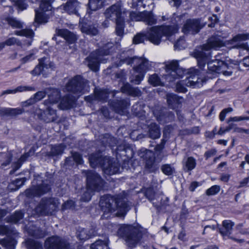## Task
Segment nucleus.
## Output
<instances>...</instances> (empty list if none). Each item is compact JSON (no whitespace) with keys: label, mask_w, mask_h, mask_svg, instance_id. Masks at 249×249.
<instances>
[{"label":"nucleus","mask_w":249,"mask_h":249,"mask_svg":"<svg viewBox=\"0 0 249 249\" xmlns=\"http://www.w3.org/2000/svg\"><path fill=\"white\" fill-rule=\"evenodd\" d=\"M99 206L104 212V215L117 211L116 214L123 216L130 210L132 204L122 195L114 196L107 195L101 197Z\"/></svg>","instance_id":"1"},{"label":"nucleus","mask_w":249,"mask_h":249,"mask_svg":"<svg viewBox=\"0 0 249 249\" xmlns=\"http://www.w3.org/2000/svg\"><path fill=\"white\" fill-rule=\"evenodd\" d=\"M223 38L218 35H213L210 37L206 43L196 49L194 56L197 59L198 66L202 69L205 63L211 57V49H217L224 46Z\"/></svg>","instance_id":"2"},{"label":"nucleus","mask_w":249,"mask_h":249,"mask_svg":"<svg viewBox=\"0 0 249 249\" xmlns=\"http://www.w3.org/2000/svg\"><path fill=\"white\" fill-rule=\"evenodd\" d=\"M121 61L128 65L133 66V73L130 76L131 83L136 85L140 84L145 74L151 69V65L149 61L143 57L134 56L126 57Z\"/></svg>","instance_id":"3"},{"label":"nucleus","mask_w":249,"mask_h":249,"mask_svg":"<svg viewBox=\"0 0 249 249\" xmlns=\"http://www.w3.org/2000/svg\"><path fill=\"white\" fill-rule=\"evenodd\" d=\"M89 160L92 167H101L106 175H112L120 171V165L118 162L110 157L103 156L100 152L91 154Z\"/></svg>","instance_id":"4"},{"label":"nucleus","mask_w":249,"mask_h":249,"mask_svg":"<svg viewBox=\"0 0 249 249\" xmlns=\"http://www.w3.org/2000/svg\"><path fill=\"white\" fill-rule=\"evenodd\" d=\"M178 25L171 26H154L147 28L145 32L147 40L156 45H159L162 36L168 39L178 31Z\"/></svg>","instance_id":"5"},{"label":"nucleus","mask_w":249,"mask_h":249,"mask_svg":"<svg viewBox=\"0 0 249 249\" xmlns=\"http://www.w3.org/2000/svg\"><path fill=\"white\" fill-rule=\"evenodd\" d=\"M87 178V190L83 194L81 200L84 202L89 201L95 191H100L104 186V181L100 176L93 171H83Z\"/></svg>","instance_id":"6"},{"label":"nucleus","mask_w":249,"mask_h":249,"mask_svg":"<svg viewBox=\"0 0 249 249\" xmlns=\"http://www.w3.org/2000/svg\"><path fill=\"white\" fill-rule=\"evenodd\" d=\"M114 50L115 46L113 43L107 42L102 47L92 52L85 59L88 67L92 71H97L99 63H105V60L102 57L110 54Z\"/></svg>","instance_id":"7"},{"label":"nucleus","mask_w":249,"mask_h":249,"mask_svg":"<svg viewBox=\"0 0 249 249\" xmlns=\"http://www.w3.org/2000/svg\"><path fill=\"white\" fill-rule=\"evenodd\" d=\"M89 89L88 81L80 75H76L66 84L64 91L79 96L89 91Z\"/></svg>","instance_id":"8"},{"label":"nucleus","mask_w":249,"mask_h":249,"mask_svg":"<svg viewBox=\"0 0 249 249\" xmlns=\"http://www.w3.org/2000/svg\"><path fill=\"white\" fill-rule=\"evenodd\" d=\"M118 233L124 238L129 248L135 247L141 237V233L139 230L131 225L122 226L119 229Z\"/></svg>","instance_id":"9"},{"label":"nucleus","mask_w":249,"mask_h":249,"mask_svg":"<svg viewBox=\"0 0 249 249\" xmlns=\"http://www.w3.org/2000/svg\"><path fill=\"white\" fill-rule=\"evenodd\" d=\"M59 202L55 198H42L35 211L36 213L41 215L52 214L58 208Z\"/></svg>","instance_id":"10"},{"label":"nucleus","mask_w":249,"mask_h":249,"mask_svg":"<svg viewBox=\"0 0 249 249\" xmlns=\"http://www.w3.org/2000/svg\"><path fill=\"white\" fill-rule=\"evenodd\" d=\"M138 154L144 160V168L148 173H155L159 169V162L156 161L155 155L151 150L142 148L138 151Z\"/></svg>","instance_id":"11"},{"label":"nucleus","mask_w":249,"mask_h":249,"mask_svg":"<svg viewBox=\"0 0 249 249\" xmlns=\"http://www.w3.org/2000/svg\"><path fill=\"white\" fill-rule=\"evenodd\" d=\"M210 58L205 63H207L209 71L218 73H222L225 76H231L232 74V68L229 66L223 61L215 59L209 61Z\"/></svg>","instance_id":"12"},{"label":"nucleus","mask_w":249,"mask_h":249,"mask_svg":"<svg viewBox=\"0 0 249 249\" xmlns=\"http://www.w3.org/2000/svg\"><path fill=\"white\" fill-rule=\"evenodd\" d=\"M165 67L166 74L165 75V78L169 82L182 77L184 73V71L178 67V62L176 60L168 62Z\"/></svg>","instance_id":"13"},{"label":"nucleus","mask_w":249,"mask_h":249,"mask_svg":"<svg viewBox=\"0 0 249 249\" xmlns=\"http://www.w3.org/2000/svg\"><path fill=\"white\" fill-rule=\"evenodd\" d=\"M51 183L49 179H46L42 181L41 184L37 185H33L30 188L26 190L25 195L29 198L35 196H40L51 190Z\"/></svg>","instance_id":"14"},{"label":"nucleus","mask_w":249,"mask_h":249,"mask_svg":"<svg viewBox=\"0 0 249 249\" xmlns=\"http://www.w3.org/2000/svg\"><path fill=\"white\" fill-rule=\"evenodd\" d=\"M204 24L198 18L186 20L182 28V32L185 35H195L197 34L204 26Z\"/></svg>","instance_id":"15"},{"label":"nucleus","mask_w":249,"mask_h":249,"mask_svg":"<svg viewBox=\"0 0 249 249\" xmlns=\"http://www.w3.org/2000/svg\"><path fill=\"white\" fill-rule=\"evenodd\" d=\"M39 7L42 12H39L36 10L35 21L37 23H45L47 22L48 17L44 13V12L50 11L52 9V0H39Z\"/></svg>","instance_id":"16"},{"label":"nucleus","mask_w":249,"mask_h":249,"mask_svg":"<svg viewBox=\"0 0 249 249\" xmlns=\"http://www.w3.org/2000/svg\"><path fill=\"white\" fill-rule=\"evenodd\" d=\"M69 246L66 239L58 236L48 237L44 243V247L46 249H65Z\"/></svg>","instance_id":"17"},{"label":"nucleus","mask_w":249,"mask_h":249,"mask_svg":"<svg viewBox=\"0 0 249 249\" xmlns=\"http://www.w3.org/2000/svg\"><path fill=\"white\" fill-rule=\"evenodd\" d=\"M54 68L53 63L50 61L48 58L44 57L39 60V64L31 71L33 75H38L42 73L46 75Z\"/></svg>","instance_id":"18"},{"label":"nucleus","mask_w":249,"mask_h":249,"mask_svg":"<svg viewBox=\"0 0 249 249\" xmlns=\"http://www.w3.org/2000/svg\"><path fill=\"white\" fill-rule=\"evenodd\" d=\"M34 112L39 119L47 123L55 122L58 118L56 110L50 106L48 107L45 111L36 108Z\"/></svg>","instance_id":"19"},{"label":"nucleus","mask_w":249,"mask_h":249,"mask_svg":"<svg viewBox=\"0 0 249 249\" xmlns=\"http://www.w3.org/2000/svg\"><path fill=\"white\" fill-rule=\"evenodd\" d=\"M121 6L119 3L113 4L107 9L104 13L106 18L111 20H121L124 18L122 16Z\"/></svg>","instance_id":"20"},{"label":"nucleus","mask_w":249,"mask_h":249,"mask_svg":"<svg viewBox=\"0 0 249 249\" xmlns=\"http://www.w3.org/2000/svg\"><path fill=\"white\" fill-rule=\"evenodd\" d=\"M200 71L194 68L190 69L191 75L187 77L186 83H189L190 87L199 88L203 85V83L206 82V80L199 77Z\"/></svg>","instance_id":"21"},{"label":"nucleus","mask_w":249,"mask_h":249,"mask_svg":"<svg viewBox=\"0 0 249 249\" xmlns=\"http://www.w3.org/2000/svg\"><path fill=\"white\" fill-rule=\"evenodd\" d=\"M223 228H219V231L223 236H228L229 238L238 242L243 243L244 239H238L232 236H230L232 231V227L234 226V223L230 220H224L222 223Z\"/></svg>","instance_id":"22"},{"label":"nucleus","mask_w":249,"mask_h":249,"mask_svg":"<svg viewBox=\"0 0 249 249\" xmlns=\"http://www.w3.org/2000/svg\"><path fill=\"white\" fill-rule=\"evenodd\" d=\"M249 39V33L239 34L234 36L231 40V42H237V44L232 47L233 48L241 49L249 51V47L247 43H240L241 41Z\"/></svg>","instance_id":"23"},{"label":"nucleus","mask_w":249,"mask_h":249,"mask_svg":"<svg viewBox=\"0 0 249 249\" xmlns=\"http://www.w3.org/2000/svg\"><path fill=\"white\" fill-rule=\"evenodd\" d=\"M80 3L76 0L67 1L65 4L60 6V9L63 12H66L69 14H75L79 16V14L78 10L80 7Z\"/></svg>","instance_id":"24"},{"label":"nucleus","mask_w":249,"mask_h":249,"mask_svg":"<svg viewBox=\"0 0 249 249\" xmlns=\"http://www.w3.org/2000/svg\"><path fill=\"white\" fill-rule=\"evenodd\" d=\"M75 101L74 96L68 94L61 98L59 107L63 110L70 109L72 107Z\"/></svg>","instance_id":"25"},{"label":"nucleus","mask_w":249,"mask_h":249,"mask_svg":"<svg viewBox=\"0 0 249 249\" xmlns=\"http://www.w3.org/2000/svg\"><path fill=\"white\" fill-rule=\"evenodd\" d=\"M96 234V231L94 230H89L81 227L78 228L76 231L77 237L82 241H85Z\"/></svg>","instance_id":"26"},{"label":"nucleus","mask_w":249,"mask_h":249,"mask_svg":"<svg viewBox=\"0 0 249 249\" xmlns=\"http://www.w3.org/2000/svg\"><path fill=\"white\" fill-rule=\"evenodd\" d=\"M129 106V102L124 99L116 100L113 102V107L115 112L122 115L126 113V109Z\"/></svg>","instance_id":"27"},{"label":"nucleus","mask_w":249,"mask_h":249,"mask_svg":"<svg viewBox=\"0 0 249 249\" xmlns=\"http://www.w3.org/2000/svg\"><path fill=\"white\" fill-rule=\"evenodd\" d=\"M123 93L133 97H139L142 95V91L138 88H134L129 83L124 84L121 88Z\"/></svg>","instance_id":"28"},{"label":"nucleus","mask_w":249,"mask_h":249,"mask_svg":"<svg viewBox=\"0 0 249 249\" xmlns=\"http://www.w3.org/2000/svg\"><path fill=\"white\" fill-rule=\"evenodd\" d=\"M123 93L133 97H139L142 95V91L138 88H134L129 83L124 84L121 88Z\"/></svg>","instance_id":"29"},{"label":"nucleus","mask_w":249,"mask_h":249,"mask_svg":"<svg viewBox=\"0 0 249 249\" xmlns=\"http://www.w3.org/2000/svg\"><path fill=\"white\" fill-rule=\"evenodd\" d=\"M147 137L153 140L159 139L160 136L159 126L155 123H151L148 126Z\"/></svg>","instance_id":"30"},{"label":"nucleus","mask_w":249,"mask_h":249,"mask_svg":"<svg viewBox=\"0 0 249 249\" xmlns=\"http://www.w3.org/2000/svg\"><path fill=\"white\" fill-rule=\"evenodd\" d=\"M14 34L18 36H25L29 38L30 40L25 43V44L27 46L31 45L35 35L34 32L32 30L27 28L19 31H15Z\"/></svg>","instance_id":"31"},{"label":"nucleus","mask_w":249,"mask_h":249,"mask_svg":"<svg viewBox=\"0 0 249 249\" xmlns=\"http://www.w3.org/2000/svg\"><path fill=\"white\" fill-rule=\"evenodd\" d=\"M56 33L71 43H74L77 39L75 35L67 29H57Z\"/></svg>","instance_id":"32"},{"label":"nucleus","mask_w":249,"mask_h":249,"mask_svg":"<svg viewBox=\"0 0 249 249\" xmlns=\"http://www.w3.org/2000/svg\"><path fill=\"white\" fill-rule=\"evenodd\" d=\"M23 112V108L0 107V116H16L21 114Z\"/></svg>","instance_id":"33"},{"label":"nucleus","mask_w":249,"mask_h":249,"mask_svg":"<svg viewBox=\"0 0 249 249\" xmlns=\"http://www.w3.org/2000/svg\"><path fill=\"white\" fill-rule=\"evenodd\" d=\"M166 97L167 103L171 108L175 109L180 107L181 99L177 95L172 93H168L166 95Z\"/></svg>","instance_id":"34"},{"label":"nucleus","mask_w":249,"mask_h":249,"mask_svg":"<svg viewBox=\"0 0 249 249\" xmlns=\"http://www.w3.org/2000/svg\"><path fill=\"white\" fill-rule=\"evenodd\" d=\"M96 24H88L85 23L81 26V30L82 33H85L87 35L95 36L99 33Z\"/></svg>","instance_id":"35"},{"label":"nucleus","mask_w":249,"mask_h":249,"mask_svg":"<svg viewBox=\"0 0 249 249\" xmlns=\"http://www.w3.org/2000/svg\"><path fill=\"white\" fill-rule=\"evenodd\" d=\"M48 100L45 101L47 105V102L53 104L57 103L60 99V91L59 89H49Z\"/></svg>","instance_id":"36"},{"label":"nucleus","mask_w":249,"mask_h":249,"mask_svg":"<svg viewBox=\"0 0 249 249\" xmlns=\"http://www.w3.org/2000/svg\"><path fill=\"white\" fill-rule=\"evenodd\" d=\"M142 20L146 25L148 26H152L155 25L157 22V19L156 17L152 13V11H143Z\"/></svg>","instance_id":"37"},{"label":"nucleus","mask_w":249,"mask_h":249,"mask_svg":"<svg viewBox=\"0 0 249 249\" xmlns=\"http://www.w3.org/2000/svg\"><path fill=\"white\" fill-rule=\"evenodd\" d=\"M104 0H89L88 11L89 14L92 11H96L104 6Z\"/></svg>","instance_id":"38"},{"label":"nucleus","mask_w":249,"mask_h":249,"mask_svg":"<svg viewBox=\"0 0 249 249\" xmlns=\"http://www.w3.org/2000/svg\"><path fill=\"white\" fill-rule=\"evenodd\" d=\"M65 148L66 146L63 144L53 145L50 151L47 152V155L48 156H55L61 155Z\"/></svg>","instance_id":"39"},{"label":"nucleus","mask_w":249,"mask_h":249,"mask_svg":"<svg viewBox=\"0 0 249 249\" xmlns=\"http://www.w3.org/2000/svg\"><path fill=\"white\" fill-rule=\"evenodd\" d=\"M94 93L97 101L105 102L108 97L109 91L107 89L96 88L94 90Z\"/></svg>","instance_id":"40"},{"label":"nucleus","mask_w":249,"mask_h":249,"mask_svg":"<svg viewBox=\"0 0 249 249\" xmlns=\"http://www.w3.org/2000/svg\"><path fill=\"white\" fill-rule=\"evenodd\" d=\"M34 154V152L30 150L28 152L25 153L18 160V161L13 164V171H11L14 172L15 171L18 170L21 166L22 163L26 160V159L32 156Z\"/></svg>","instance_id":"41"},{"label":"nucleus","mask_w":249,"mask_h":249,"mask_svg":"<svg viewBox=\"0 0 249 249\" xmlns=\"http://www.w3.org/2000/svg\"><path fill=\"white\" fill-rule=\"evenodd\" d=\"M16 244L17 241L12 237H7L5 239L0 240V244L6 249H14Z\"/></svg>","instance_id":"42"},{"label":"nucleus","mask_w":249,"mask_h":249,"mask_svg":"<svg viewBox=\"0 0 249 249\" xmlns=\"http://www.w3.org/2000/svg\"><path fill=\"white\" fill-rule=\"evenodd\" d=\"M28 232L30 235L37 238H43L47 234L45 231L33 227L29 229Z\"/></svg>","instance_id":"43"},{"label":"nucleus","mask_w":249,"mask_h":249,"mask_svg":"<svg viewBox=\"0 0 249 249\" xmlns=\"http://www.w3.org/2000/svg\"><path fill=\"white\" fill-rule=\"evenodd\" d=\"M91 249H109L108 247V240L102 241L98 240L90 245Z\"/></svg>","instance_id":"44"},{"label":"nucleus","mask_w":249,"mask_h":249,"mask_svg":"<svg viewBox=\"0 0 249 249\" xmlns=\"http://www.w3.org/2000/svg\"><path fill=\"white\" fill-rule=\"evenodd\" d=\"M27 249H43L41 242L33 239H28L26 241Z\"/></svg>","instance_id":"45"},{"label":"nucleus","mask_w":249,"mask_h":249,"mask_svg":"<svg viewBox=\"0 0 249 249\" xmlns=\"http://www.w3.org/2000/svg\"><path fill=\"white\" fill-rule=\"evenodd\" d=\"M6 20L8 24L14 28L20 29L23 27V23L15 18L9 17Z\"/></svg>","instance_id":"46"},{"label":"nucleus","mask_w":249,"mask_h":249,"mask_svg":"<svg viewBox=\"0 0 249 249\" xmlns=\"http://www.w3.org/2000/svg\"><path fill=\"white\" fill-rule=\"evenodd\" d=\"M26 181V178H18L13 181L9 185V188L14 191L18 189L24 182Z\"/></svg>","instance_id":"47"},{"label":"nucleus","mask_w":249,"mask_h":249,"mask_svg":"<svg viewBox=\"0 0 249 249\" xmlns=\"http://www.w3.org/2000/svg\"><path fill=\"white\" fill-rule=\"evenodd\" d=\"M124 18L118 20L116 21V34L120 36H122L124 35Z\"/></svg>","instance_id":"48"},{"label":"nucleus","mask_w":249,"mask_h":249,"mask_svg":"<svg viewBox=\"0 0 249 249\" xmlns=\"http://www.w3.org/2000/svg\"><path fill=\"white\" fill-rule=\"evenodd\" d=\"M23 217V213L21 211H16L9 217H7V221L16 223L21 219Z\"/></svg>","instance_id":"49"},{"label":"nucleus","mask_w":249,"mask_h":249,"mask_svg":"<svg viewBox=\"0 0 249 249\" xmlns=\"http://www.w3.org/2000/svg\"><path fill=\"white\" fill-rule=\"evenodd\" d=\"M116 141L115 139L113 137L107 134L104 136L102 142L105 145L113 147L116 144Z\"/></svg>","instance_id":"50"},{"label":"nucleus","mask_w":249,"mask_h":249,"mask_svg":"<svg viewBox=\"0 0 249 249\" xmlns=\"http://www.w3.org/2000/svg\"><path fill=\"white\" fill-rule=\"evenodd\" d=\"M186 87H190L189 83H186V79L179 81L176 84V91L178 92L185 93L187 91Z\"/></svg>","instance_id":"51"},{"label":"nucleus","mask_w":249,"mask_h":249,"mask_svg":"<svg viewBox=\"0 0 249 249\" xmlns=\"http://www.w3.org/2000/svg\"><path fill=\"white\" fill-rule=\"evenodd\" d=\"M145 40H147V37L145 32H142L137 34L133 37V42L134 44L143 43Z\"/></svg>","instance_id":"52"},{"label":"nucleus","mask_w":249,"mask_h":249,"mask_svg":"<svg viewBox=\"0 0 249 249\" xmlns=\"http://www.w3.org/2000/svg\"><path fill=\"white\" fill-rule=\"evenodd\" d=\"M148 82L153 86H158L162 85L160 79L157 74L151 75L149 78Z\"/></svg>","instance_id":"53"},{"label":"nucleus","mask_w":249,"mask_h":249,"mask_svg":"<svg viewBox=\"0 0 249 249\" xmlns=\"http://www.w3.org/2000/svg\"><path fill=\"white\" fill-rule=\"evenodd\" d=\"M196 166V160L192 157H188L185 162V167L187 171H191L194 169Z\"/></svg>","instance_id":"54"},{"label":"nucleus","mask_w":249,"mask_h":249,"mask_svg":"<svg viewBox=\"0 0 249 249\" xmlns=\"http://www.w3.org/2000/svg\"><path fill=\"white\" fill-rule=\"evenodd\" d=\"M161 170L165 175L167 176L172 175L175 171L174 168L169 164L162 165L161 167Z\"/></svg>","instance_id":"55"},{"label":"nucleus","mask_w":249,"mask_h":249,"mask_svg":"<svg viewBox=\"0 0 249 249\" xmlns=\"http://www.w3.org/2000/svg\"><path fill=\"white\" fill-rule=\"evenodd\" d=\"M143 12H129V17L132 21H139L142 20Z\"/></svg>","instance_id":"56"},{"label":"nucleus","mask_w":249,"mask_h":249,"mask_svg":"<svg viewBox=\"0 0 249 249\" xmlns=\"http://www.w3.org/2000/svg\"><path fill=\"white\" fill-rule=\"evenodd\" d=\"M5 41L7 46L16 45L18 46L21 47L22 45V42L18 39L14 37H10L6 39Z\"/></svg>","instance_id":"57"},{"label":"nucleus","mask_w":249,"mask_h":249,"mask_svg":"<svg viewBox=\"0 0 249 249\" xmlns=\"http://www.w3.org/2000/svg\"><path fill=\"white\" fill-rule=\"evenodd\" d=\"M169 116L167 117L165 114L157 115V119L158 121L161 123H164L168 122L170 120L172 119L173 117V114L171 112L169 113Z\"/></svg>","instance_id":"58"},{"label":"nucleus","mask_w":249,"mask_h":249,"mask_svg":"<svg viewBox=\"0 0 249 249\" xmlns=\"http://www.w3.org/2000/svg\"><path fill=\"white\" fill-rule=\"evenodd\" d=\"M185 47L186 44L183 37H180L174 44V48L176 50H181Z\"/></svg>","instance_id":"59"},{"label":"nucleus","mask_w":249,"mask_h":249,"mask_svg":"<svg viewBox=\"0 0 249 249\" xmlns=\"http://www.w3.org/2000/svg\"><path fill=\"white\" fill-rule=\"evenodd\" d=\"M220 187L218 185H213L207 189L206 194L207 196H213L217 194L220 191Z\"/></svg>","instance_id":"60"},{"label":"nucleus","mask_w":249,"mask_h":249,"mask_svg":"<svg viewBox=\"0 0 249 249\" xmlns=\"http://www.w3.org/2000/svg\"><path fill=\"white\" fill-rule=\"evenodd\" d=\"M0 156L6 158V161L1 164L2 166H5L10 163L12 158V154L10 152L0 153Z\"/></svg>","instance_id":"61"},{"label":"nucleus","mask_w":249,"mask_h":249,"mask_svg":"<svg viewBox=\"0 0 249 249\" xmlns=\"http://www.w3.org/2000/svg\"><path fill=\"white\" fill-rule=\"evenodd\" d=\"M12 2H13L14 4L17 5L18 8L23 10L26 9L27 7V4L23 0H10Z\"/></svg>","instance_id":"62"},{"label":"nucleus","mask_w":249,"mask_h":249,"mask_svg":"<svg viewBox=\"0 0 249 249\" xmlns=\"http://www.w3.org/2000/svg\"><path fill=\"white\" fill-rule=\"evenodd\" d=\"M71 154L72 156V159L74 162L78 164H81L83 163V159L80 154L76 152H72Z\"/></svg>","instance_id":"63"},{"label":"nucleus","mask_w":249,"mask_h":249,"mask_svg":"<svg viewBox=\"0 0 249 249\" xmlns=\"http://www.w3.org/2000/svg\"><path fill=\"white\" fill-rule=\"evenodd\" d=\"M75 207V202L72 200H69L66 201L62 206L63 210L67 209H73Z\"/></svg>","instance_id":"64"}]
</instances>
